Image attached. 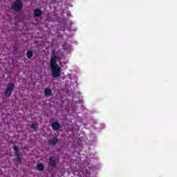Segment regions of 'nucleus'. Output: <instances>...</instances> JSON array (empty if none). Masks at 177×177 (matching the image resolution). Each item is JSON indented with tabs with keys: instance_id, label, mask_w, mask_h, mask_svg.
Wrapping results in <instances>:
<instances>
[{
	"instance_id": "f8f14e48",
	"label": "nucleus",
	"mask_w": 177,
	"mask_h": 177,
	"mask_svg": "<svg viewBox=\"0 0 177 177\" xmlns=\"http://www.w3.org/2000/svg\"><path fill=\"white\" fill-rule=\"evenodd\" d=\"M31 128H32V131H35V129H37V124H32L31 126Z\"/></svg>"
},
{
	"instance_id": "423d86ee",
	"label": "nucleus",
	"mask_w": 177,
	"mask_h": 177,
	"mask_svg": "<svg viewBox=\"0 0 177 177\" xmlns=\"http://www.w3.org/2000/svg\"><path fill=\"white\" fill-rule=\"evenodd\" d=\"M57 162V159H55V158H51L50 159V165H52V167H55Z\"/></svg>"
},
{
	"instance_id": "1a4fd4ad",
	"label": "nucleus",
	"mask_w": 177,
	"mask_h": 177,
	"mask_svg": "<svg viewBox=\"0 0 177 177\" xmlns=\"http://www.w3.org/2000/svg\"><path fill=\"white\" fill-rule=\"evenodd\" d=\"M57 143V138H53V140H50V145H56Z\"/></svg>"
},
{
	"instance_id": "9b49d317",
	"label": "nucleus",
	"mask_w": 177,
	"mask_h": 177,
	"mask_svg": "<svg viewBox=\"0 0 177 177\" xmlns=\"http://www.w3.org/2000/svg\"><path fill=\"white\" fill-rule=\"evenodd\" d=\"M27 57L28 59H31V57H32V51H28Z\"/></svg>"
},
{
	"instance_id": "f03ea898",
	"label": "nucleus",
	"mask_w": 177,
	"mask_h": 177,
	"mask_svg": "<svg viewBox=\"0 0 177 177\" xmlns=\"http://www.w3.org/2000/svg\"><path fill=\"white\" fill-rule=\"evenodd\" d=\"M22 6L21 2L17 0L12 4V9H14V10H20Z\"/></svg>"
},
{
	"instance_id": "9d476101",
	"label": "nucleus",
	"mask_w": 177,
	"mask_h": 177,
	"mask_svg": "<svg viewBox=\"0 0 177 177\" xmlns=\"http://www.w3.org/2000/svg\"><path fill=\"white\" fill-rule=\"evenodd\" d=\"M34 13L35 16H41V10H35Z\"/></svg>"
},
{
	"instance_id": "20e7f679",
	"label": "nucleus",
	"mask_w": 177,
	"mask_h": 177,
	"mask_svg": "<svg viewBox=\"0 0 177 177\" xmlns=\"http://www.w3.org/2000/svg\"><path fill=\"white\" fill-rule=\"evenodd\" d=\"M14 86H15L13 85V84H8L7 90L6 91V96H10V95H12Z\"/></svg>"
},
{
	"instance_id": "6e6552de",
	"label": "nucleus",
	"mask_w": 177,
	"mask_h": 177,
	"mask_svg": "<svg viewBox=\"0 0 177 177\" xmlns=\"http://www.w3.org/2000/svg\"><path fill=\"white\" fill-rule=\"evenodd\" d=\"M37 169L39 171H44V165L42 163H39L37 165Z\"/></svg>"
},
{
	"instance_id": "7ed1b4c3",
	"label": "nucleus",
	"mask_w": 177,
	"mask_h": 177,
	"mask_svg": "<svg viewBox=\"0 0 177 177\" xmlns=\"http://www.w3.org/2000/svg\"><path fill=\"white\" fill-rule=\"evenodd\" d=\"M14 150L15 151L16 159H15V164H19L20 162V154L19 153V148L14 146Z\"/></svg>"
},
{
	"instance_id": "39448f33",
	"label": "nucleus",
	"mask_w": 177,
	"mask_h": 177,
	"mask_svg": "<svg viewBox=\"0 0 177 177\" xmlns=\"http://www.w3.org/2000/svg\"><path fill=\"white\" fill-rule=\"evenodd\" d=\"M52 128L55 131H57V129L60 128V124H59L58 122H54L52 124Z\"/></svg>"
},
{
	"instance_id": "0eeeda50",
	"label": "nucleus",
	"mask_w": 177,
	"mask_h": 177,
	"mask_svg": "<svg viewBox=\"0 0 177 177\" xmlns=\"http://www.w3.org/2000/svg\"><path fill=\"white\" fill-rule=\"evenodd\" d=\"M44 93L46 96H50V93H52V90L49 88L44 89Z\"/></svg>"
},
{
	"instance_id": "f257e3e1",
	"label": "nucleus",
	"mask_w": 177,
	"mask_h": 177,
	"mask_svg": "<svg viewBox=\"0 0 177 177\" xmlns=\"http://www.w3.org/2000/svg\"><path fill=\"white\" fill-rule=\"evenodd\" d=\"M64 53L62 54V53L58 52L55 53V51L52 53L51 54V58L50 61V67L51 68V73L53 77L54 78H57V77H60V66L57 65V62H60V60L63 58L64 55H67L73 50V48L70 46V44H65V46H63Z\"/></svg>"
}]
</instances>
